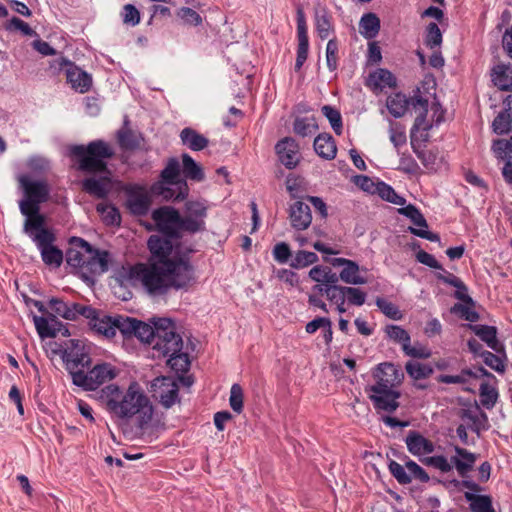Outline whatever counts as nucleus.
Segmentation results:
<instances>
[{
    "label": "nucleus",
    "mask_w": 512,
    "mask_h": 512,
    "mask_svg": "<svg viewBox=\"0 0 512 512\" xmlns=\"http://www.w3.org/2000/svg\"><path fill=\"white\" fill-rule=\"evenodd\" d=\"M177 238L166 235H152L148 247L160 260L150 266L137 264L130 267V280L139 282L151 295L165 294L168 289H187L195 282L194 270L183 258L173 255Z\"/></svg>",
    "instance_id": "1"
},
{
    "label": "nucleus",
    "mask_w": 512,
    "mask_h": 512,
    "mask_svg": "<svg viewBox=\"0 0 512 512\" xmlns=\"http://www.w3.org/2000/svg\"><path fill=\"white\" fill-rule=\"evenodd\" d=\"M65 256L67 264L77 269V273L89 286L95 284L96 276L109 269V252L93 248L80 237L70 238Z\"/></svg>",
    "instance_id": "2"
},
{
    "label": "nucleus",
    "mask_w": 512,
    "mask_h": 512,
    "mask_svg": "<svg viewBox=\"0 0 512 512\" xmlns=\"http://www.w3.org/2000/svg\"><path fill=\"white\" fill-rule=\"evenodd\" d=\"M375 383L367 391L377 411L393 413L399 407L398 387L404 379L402 370L392 363H381L373 371Z\"/></svg>",
    "instance_id": "3"
},
{
    "label": "nucleus",
    "mask_w": 512,
    "mask_h": 512,
    "mask_svg": "<svg viewBox=\"0 0 512 512\" xmlns=\"http://www.w3.org/2000/svg\"><path fill=\"white\" fill-rule=\"evenodd\" d=\"M18 182L24 194V198L19 201L20 212L25 216L23 230L39 228L46 223L40 205L49 200L50 186L46 180L32 179L28 175H20Z\"/></svg>",
    "instance_id": "4"
},
{
    "label": "nucleus",
    "mask_w": 512,
    "mask_h": 512,
    "mask_svg": "<svg viewBox=\"0 0 512 512\" xmlns=\"http://www.w3.org/2000/svg\"><path fill=\"white\" fill-rule=\"evenodd\" d=\"M156 425L153 421V406L149 398L139 390L136 383L130 384V441L150 443L154 439Z\"/></svg>",
    "instance_id": "5"
},
{
    "label": "nucleus",
    "mask_w": 512,
    "mask_h": 512,
    "mask_svg": "<svg viewBox=\"0 0 512 512\" xmlns=\"http://www.w3.org/2000/svg\"><path fill=\"white\" fill-rule=\"evenodd\" d=\"M70 152L77 161V168L89 174L107 173V160L115 154L114 149L103 140H94L87 145H75Z\"/></svg>",
    "instance_id": "6"
},
{
    "label": "nucleus",
    "mask_w": 512,
    "mask_h": 512,
    "mask_svg": "<svg viewBox=\"0 0 512 512\" xmlns=\"http://www.w3.org/2000/svg\"><path fill=\"white\" fill-rule=\"evenodd\" d=\"M36 244L41 253L42 261L50 267L58 268L63 262V252L53 243L56 240L54 233L46 227V223L36 229L23 230Z\"/></svg>",
    "instance_id": "7"
},
{
    "label": "nucleus",
    "mask_w": 512,
    "mask_h": 512,
    "mask_svg": "<svg viewBox=\"0 0 512 512\" xmlns=\"http://www.w3.org/2000/svg\"><path fill=\"white\" fill-rule=\"evenodd\" d=\"M156 339L153 349L159 356L168 357L175 355L183 349V339L176 332L174 322L169 318H158L155 320Z\"/></svg>",
    "instance_id": "8"
},
{
    "label": "nucleus",
    "mask_w": 512,
    "mask_h": 512,
    "mask_svg": "<svg viewBox=\"0 0 512 512\" xmlns=\"http://www.w3.org/2000/svg\"><path fill=\"white\" fill-rule=\"evenodd\" d=\"M118 370L110 363H98L87 371L80 369L73 373V384L86 391L96 390L105 382L116 378Z\"/></svg>",
    "instance_id": "9"
},
{
    "label": "nucleus",
    "mask_w": 512,
    "mask_h": 512,
    "mask_svg": "<svg viewBox=\"0 0 512 512\" xmlns=\"http://www.w3.org/2000/svg\"><path fill=\"white\" fill-rule=\"evenodd\" d=\"M90 327L106 338L114 337L117 331L122 334L124 340L128 336V318L125 319L120 315L110 316L100 311L95 320L91 322Z\"/></svg>",
    "instance_id": "10"
},
{
    "label": "nucleus",
    "mask_w": 512,
    "mask_h": 512,
    "mask_svg": "<svg viewBox=\"0 0 512 512\" xmlns=\"http://www.w3.org/2000/svg\"><path fill=\"white\" fill-rule=\"evenodd\" d=\"M152 218L156 223L158 230L169 237H178L179 231L182 228V217L179 212L169 206H164L156 209L152 213Z\"/></svg>",
    "instance_id": "11"
},
{
    "label": "nucleus",
    "mask_w": 512,
    "mask_h": 512,
    "mask_svg": "<svg viewBox=\"0 0 512 512\" xmlns=\"http://www.w3.org/2000/svg\"><path fill=\"white\" fill-rule=\"evenodd\" d=\"M83 346L79 340L71 339L66 344V347L61 350V359L66 365L71 378L73 379V373L78 372L79 366L83 369L91 367V358L88 354L83 351Z\"/></svg>",
    "instance_id": "12"
},
{
    "label": "nucleus",
    "mask_w": 512,
    "mask_h": 512,
    "mask_svg": "<svg viewBox=\"0 0 512 512\" xmlns=\"http://www.w3.org/2000/svg\"><path fill=\"white\" fill-rule=\"evenodd\" d=\"M207 206L203 201H187L185 203L184 217H182L183 230L195 233L205 228Z\"/></svg>",
    "instance_id": "13"
},
{
    "label": "nucleus",
    "mask_w": 512,
    "mask_h": 512,
    "mask_svg": "<svg viewBox=\"0 0 512 512\" xmlns=\"http://www.w3.org/2000/svg\"><path fill=\"white\" fill-rule=\"evenodd\" d=\"M101 398L106 402L108 410L122 420L128 416V393H124L116 385H108L101 390Z\"/></svg>",
    "instance_id": "14"
},
{
    "label": "nucleus",
    "mask_w": 512,
    "mask_h": 512,
    "mask_svg": "<svg viewBox=\"0 0 512 512\" xmlns=\"http://www.w3.org/2000/svg\"><path fill=\"white\" fill-rule=\"evenodd\" d=\"M59 69L65 70L66 79L71 84L72 88L80 93L87 92L92 85L91 75L83 71L68 59L61 57L56 60Z\"/></svg>",
    "instance_id": "15"
},
{
    "label": "nucleus",
    "mask_w": 512,
    "mask_h": 512,
    "mask_svg": "<svg viewBox=\"0 0 512 512\" xmlns=\"http://www.w3.org/2000/svg\"><path fill=\"white\" fill-rule=\"evenodd\" d=\"M152 387L155 396L165 408L172 407L178 401V385L171 377L156 378Z\"/></svg>",
    "instance_id": "16"
},
{
    "label": "nucleus",
    "mask_w": 512,
    "mask_h": 512,
    "mask_svg": "<svg viewBox=\"0 0 512 512\" xmlns=\"http://www.w3.org/2000/svg\"><path fill=\"white\" fill-rule=\"evenodd\" d=\"M33 321L36 330L42 339L53 338L58 334H61L64 337L70 335L68 328L64 326L63 323L60 322L53 314H49L48 317L34 315Z\"/></svg>",
    "instance_id": "17"
},
{
    "label": "nucleus",
    "mask_w": 512,
    "mask_h": 512,
    "mask_svg": "<svg viewBox=\"0 0 512 512\" xmlns=\"http://www.w3.org/2000/svg\"><path fill=\"white\" fill-rule=\"evenodd\" d=\"M126 265L127 262L121 264L112 263V274L108 282L114 295L124 301L128 300V268Z\"/></svg>",
    "instance_id": "18"
},
{
    "label": "nucleus",
    "mask_w": 512,
    "mask_h": 512,
    "mask_svg": "<svg viewBox=\"0 0 512 512\" xmlns=\"http://www.w3.org/2000/svg\"><path fill=\"white\" fill-rule=\"evenodd\" d=\"M280 162L287 168L293 169L300 161L299 145L295 139L285 137L275 146Z\"/></svg>",
    "instance_id": "19"
},
{
    "label": "nucleus",
    "mask_w": 512,
    "mask_h": 512,
    "mask_svg": "<svg viewBox=\"0 0 512 512\" xmlns=\"http://www.w3.org/2000/svg\"><path fill=\"white\" fill-rule=\"evenodd\" d=\"M151 192L153 194L162 196L165 200L180 201L187 197L188 186L185 181H180L177 184L157 182L152 185Z\"/></svg>",
    "instance_id": "20"
},
{
    "label": "nucleus",
    "mask_w": 512,
    "mask_h": 512,
    "mask_svg": "<svg viewBox=\"0 0 512 512\" xmlns=\"http://www.w3.org/2000/svg\"><path fill=\"white\" fill-rule=\"evenodd\" d=\"M289 220L294 229H307L312 222V214L309 205L302 201L293 203L289 208Z\"/></svg>",
    "instance_id": "21"
},
{
    "label": "nucleus",
    "mask_w": 512,
    "mask_h": 512,
    "mask_svg": "<svg viewBox=\"0 0 512 512\" xmlns=\"http://www.w3.org/2000/svg\"><path fill=\"white\" fill-rule=\"evenodd\" d=\"M81 187L87 194L95 198L103 199L110 191L111 182L107 176L99 178L88 177L81 182Z\"/></svg>",
    "instance_id": "22"
},
{
    "label": "nucleus",
    "mask_w": 512,
    "mask_h": 512,
    "mask_svg": "<svg viewBox=\"0 0 512 512\" xmlns=\"http://www.w3.org/2000/svg\"><path fill=\"white\" fill-rule=\"evenodd\" d=\"M467 327L472 330L482 341H484L489 348L498 354H504V346L497 339V328L488 325H472L468 324Z\"/></svg>",
    "instance_id": "23"
},
{
    "label": "nucleus",
    "mask_w": 512,
    "mask_h": 512,
    "mask_svg": "<svg viewBox=\"0 0 512 512\" xmlns=\"http://www.w3.org/2000/svg\"><path fill=\"white\" fill-rule=\"evenodd\" d=\"M151 205L150 196L142 188L130 185V214L144 215Z\"/></svg>",
    "instance_id": "24"
},
{
    "label": "nucleus",
    "mask_w": 512,
    "mask_h": 512,
    "mask_svg": "<svg viewBox=\"0 0 512 512\" xmlns=\"http://www.w3.org/2000/svg\"><path fill=\"white\" fill-rule=\"evenodd\" d=\"M406 445L410 453L416 456L430 454L434 451V444L416 431H411L406 437Z\"/></svg>",
    "instance_id": "25"
},
{
    "label": "nucleus",
    "mask_w": 512,
    "mask_h": 512,
    "mask_svg": "<svg viewBox=\"0 0 512 512\" xmlns=\"http://www.w3.org/2000/svg\"><path fill=\"white\" fill-rule=\"evenodd\" d=\"M367 86L373 90H382L386 87H396L395 76L387 69L379 68L369 74Z\"/></svg>",
    "instance_id": "26"
},
{
    "label": "nucleus",
    "mask_w": 512,
    "mask_h": 512,
    "mask_svg": "<svg viewBox=\"0 0 512 512\" xmlns=\"http://www.w3.org/2000/svg\"><path fill=\"white\" fill-rule=\"evenodd\" d=\"M314 150L322 158L332 160L337 153V147L330 134H319L314 140Z\"/></svg>",
    "instance_id": "27"
},
{
    "label": "nucleus",
    "mask_w": 512,
    "mask_h": 512,
    "mask_svg": "<svg viewBox=\"0 0 512 512\" xmlns=\"http://www.w3.org/2000/svg\"><path fill=\"white\" fill-rule=\"evenodd\" d=\"M492 81L501 90H512V65H496L492 70Z\"/></svg>",
    "instance_id": "28"
},
{
    "label": "nucleus",
    "mask_w": 512,
    "mask_h": 512,
    "mask_svg": "<svg viewBox=\"0 0 512 512\" xmlns=\"http://www.w3.org/2000/svg\"><path fill=\"white\" fill-rule=\"evenodd\" d=\"M455 452L456 455L451 457V462L455 465L458 473L465 476L473 468L476 456L460 447H455Z\"/></svg>",
    "instance_id": "29"
},
{
    "label": "nucleus",
    "mask_w": 512,
    "mask_h": 512,
    "mask_svg": "<svg viewBox=\"0 0 512 512\" xmlns=\"http://www.w3.org/2000/svg\"><path fill=\"white\" fill-rule=\"evenodd\" d=\"M182 143L193 151H200L206 148L209 140L192 128H184L180 133Z\"/></svg>",
    "instance_id": "30"
},
{
    "label": "nucleus",
    "mask_w": 512,
    "mask_h": 512,
    "mask_svg": "<svg viewBox=\"0 0 512 512\" xmlns=\"http://www.w3.org/2000/svg\"><path fill=\"white\" fill-rule=\"evenodd\" d=\"M133 334L137 337L141 342L150 343V340L156 339V327L155 321L153 322V326L138 321L134 318H130V335Z\"/></svg>",
    "instance_id": "31"
},
{
    "label": "nucleus",
    "mask_w": 512,
    "mask_h": 512,
    "mask_svg": "<svg viewBox=\"0 0 512 512\" xmlns=\"http://www.w3.org/2000/svg\"><path fill=\"white\" fill-rule=\"evenodd\" d=\"M182 171L186 178L201 182L205 179L202 167L189 155H182Z\"/></svg>",
    "instance_id": "32"
},
{
    "label": "nucleus",
    "mask_w": 512,
    "mask_h": 512,
    "mask_svg": "<svg viewBox=\"0 0 512 512\" xmlns=\"http://www.w3.org/2000/svg\"><path fill=\"white\" fill-rule=\"evenodd\" d=\"M339 279L349 285H362L368 282L367 279L360 274V267L354 261L348 263V266L341 270L338 275V280Z\"/></svg>",
    "instance_id": "33"
},
{
    "label": "nucleus",
    "mask_w": 512,
    "mask_h": 512,
    "mask_svg": "<svg viewBox=\"0 0 512 512\" xmlns=\"http://www.w3.org/2000/svg\"><path fill=\"white\" fill-rule=\"evenodd\" d=\"M409 101L402 93H396L389 96L386 100V107L391 115L400 118L405 115L408 109Z\"/></svg>",
    "instance_id": "34"
},
{
    "label": "nucleus",
    "mask_w": 512,
    "mask_h": 512,
    "mask_svg": "<svg viewBox=\"0 0 512 512\" xmlns=\"http://www.w3.org/2000/svg\"><path fill=\"white\" fill-rule=\"evenodd\" d=\"M360 33L367 39L374 38L380 30V19L374 13L362 16L359 23Z\"/></svg>",
    "instance_id": "35"
},
{
    "label": "nucleus",
    "mask_w": 512,
    "mask_h": 512,
    "mask_svg": "<svg viewBox=\"0 0 512 512\" xmlns=\"http://www.w3.org/2000/svg\"><path fill=\"white\" fill-rule=\"evenodd\" d=\"M465 498L470 503L472 512H495L492 506V499L488 495H476L466 492Z\"/></svg>",
    "instance_id": "36"
},
{
    "label": "nucleus",
    "mask_w": 512,
    "mask_h": 512,
    "mask_svg": "<svg viewBox=\"0 0 512 512\" xmlns=\"http://www.w3.org/2000/svg\"><path fill=\"white\" fill-rule=\"evenodd\" d=\"M309 277L318 283L327 285H334L338 280V275L330 268H323L321 266H315L309 271Z\"/></svg>",
    "instance_id": "37"
},
{
    "label": "nucleus",
    "mask_w": 512,
    "mask_h": 512,
    "mask_svg": "<svg viewBox=\"0 0 512 512\" xmlns=\"http://www.w3.org/2000/svg\"><path fill=\"white\" fill-rule=\"evenodd\" d=\"M495 156L504 161L505 164H512V137L508 140L497 139L492 144Z\"/></svg>",
    "instance_id": "38"
},
{
    "label": "nucleus",
    "mask_w": 512,
    "mask_h": 512,
    "mask_svg": "<svg viewBox=\"0 0 512 512\" xmlns=\"http://www.w3.org/2000/svg\"><path fill=\"white\" fill-rule=\"evenodd\" d=\"M293 128L297 135L306 137L314 134L318 130V124L313 116L296 118Z\"/></svg>",
    "instance_id": "39"
},
{
    "label": "nucleus",
    "mask_w": 512,
    "mask_h": 512,
    "mask_svg": "<svg viewBox=\"0 0 512 512\" xmlns=\"http://www.w3.org/2000/svg\"><path fill=\"white\" fill-rule=\"evenodd\" d=\"M97 212L101 215L103 222L106 225L114 226L119 225L121 216L117 208L112 205L99 203L96 206Z\"/></svg>",
    "instance_id": "40"
},
{
    "label": "nucleus",
    "mask_w": 512,
    "mask_h": 512,
    "mask_svg": "<svg viewBox=\"0 0 512 512\" xmlns=\"http://www.w3.org/2000/svg\"><path fill=\"white\" fill-rule=\"evenodd\" d=\"M180 175V164L176 158H170L167 161L165 168L161 171L160 182H165L167 184H177L178 177Z\"/></svg>",
    "instance_id": "41"
},
{
    "label": "nucleus",
    "mask_w": 512,
    "mask_h": 512,
    "mask_svg": "<svg viewBox=\"0 0 512 512\" xmlns=\"http://www.w3.org/2000/svg\"><path fill=\"white\" fill-rule=\"evenodd\" d=\"M405 368L408 375L415 380L427 378L433 373V369L429 365L418 361L407 362Z\"/></svg>",
    "instance_id": "42"
},
{
    "label": "nucleus",
    "mask_w": 512,
    "mask_h": 512,
    "mask_svg": "<svg viewBox=\"0 0 512 512\" xmlns=\"http://www.w3.org/2000/svg\"><path fill=\"white\" fill-rule=\"evenodd\" d=\"M316 29L321 39H326L332 30L330 16L325 9L317 10L315 14Z\"/></svg>",
    "instance_id": "43"
},
{
    "label": "nucleus",
    "mask_w": 512,
    "mask_h": 512,
    "mask_svg": "<svg viewBox=\"0 0 512 512\" xmlns=\"http://www.w3.org/2000/svg\"><path fill=\"white\" fill-rule=\"evenodd\" d=\"M167 365L175 372L185 373L189 370L190 360L187 353L182 350L175 355H169Z\"/></svg>",
    "instance_id": "44"
},
{
    "label": "nucleus",
    "mask_w": 512,
    "mask_h": 512,
    "mask_svg": "<svg viewBox=\"0 0 512 512\" xmlns=\"http://www.w3.org/2000/svg\"><path fill=\"white\" fill-rule=\"evenodd\" d=\"M399 214L406 216L411 222L420 228H428V223L420 210L412 204L398 209Z\"/></svg>",
    "instance_id": "45"
},
{
    "label": "nucleus",
    "mask_w": 512,
    "mask_h": 512,
    "mask_svg": "<svg viewBox=\"0 0 512 512\" xmlns=\"http://www.w3.org/2000/svg\"><path fill=\"white\" fill-rule=\"evenodd\" d=\"M375 194L379 195L383 200H386L390 203L396 205L405 204V199L399 196L391 186L385 184L384 182H378V187Z\"/></svg>",
    "instance_id": "46"
},
{
    "label": "nucleus",
    "mask_w": 512,
    "mask_h": 512,
    "mask_svg": "<svg viewBox=\"0 0 512 512\" xmlns=\"http://www.w3.org/2000/svg\"><path fill=\"white\" fill-rule=\"evenodd\" d=\"M389 138L395 148H400L406 144L407 138L405 127L398 122H390Z\"/></svg>",
    "instance_id": "47"
},
{
    "label": "nucleus",
    "mask_w": 512,
    "mask_h": 512,
    "mask_svg": "<svg viewBox=\"0 0 512 512\" xmlns=\"http://www.w3.org/2000/svg\"><path fill=\"white\" fill-rule=\"evenodd\" d=\"M318 261V256L314 252L298 251L291 261V267L300 269L314 264Z\"/></svg>",
    "instance_id": "48"
},
{
    "label": "nucleus",
    "mask_w": 512,
    "mask_h": 512,
    "mask_svg": "<svg viewBox=\"0 0 512 512\" xmlns=\"http://www.w3.org/2000/svg\"><path fill=\"white\" fill-rule=\"evenodd\" d=\"M321 110H322L323 115L329 120L334 132L337 135H341V133H342V118H341L340 112L337 109H335L329 105H324Z\"/></svg>",
    "instance_id": "49"
},
{
    "label": "nucleus",
    "mask_w": 512,
    "mask_h": 512,
    "mask_svg": "<svg viewBox=\"0 0 512 512\" xmlns=\"http://www.w3.org/2000/svg\"><path fill=\"white\" fill-rule=\"evenodd\" d=\"M50 308L59 316L67 320H74L72 305H68L59 298H51L49 300Z\"/></svg>",
    "instance_id": "50"
},
{
    "label": "nucleus",
    "mask_w": 512,
    "mask_h": 512,
    "mask_svg": "<svg viewBox=\"0 0 512 512\" xmlns=\"http://www.w3.org/2000/svg\"><path fill=\"white\" fill-rule=\"evenodd\" d=\"M346 287L341 285H327L325 295L329 301L335 304H345L346 302Z\"/></svg>",
    "instance_id": "51"
},
{
    "label": "nucleus",
    "mask_w": 512,
    "mask_h": 512,
    "mask_svg": "<svg viewBox=\"0 0 512 512\" xmlns=\"http://www.w3.org/2000/svg\"><path fill=\"white\" fill-rule=\"evenodd\" d=\"M474 306L470 304L456 303L451 308V313L458 314L461 318H464L470 322H476L479 319V314L473 309Z\"/></svg>",
    "instance_id": "52"
},
{
    "label": "nucleus",
    "mask_w": 512,
    "mask_h": 512,
    "mask_svg": "<svg viewBox=\"0 0 512 512\" xmlns=\"http://www.w3.org/2000/svg\"><path fill=\"white\" fill-rule=\"evenodd\" d=\"M72 309L74 313V320L78 318V316H83L84 318L89 320V326L91 322L95 320V318L99 315L100 310H97L89 305H82L79 303H73Z\"/></svg>",
    "instance_id": "53"
},
{
    "label": "nucleus",
    "mask_w": 512,
    "mask_h": 512,
    "mask_svg": "<svg viewBox=\"0 0 512 512\" xmlns=\"http://www.w3.org/2000/svg\"><path fill=\"white\" fill-rule=\"evenodd\" d=\"M498 398L497 391L488 384H482L480 387V402L487 409L494 407Z\"/></svg>",
    "instance_id": "54"
},
{
    "label": "nucleus",
    "mask_w": 512,
    "mask_h": 512,
    "mask_svg": "<svg viewBox=\"0 0 512 512\" xmlns=\"http://www.w3.org/2000/svg\"><path fill=\"white\" fill-rule=\"evenodd\" d=\"M243 398L244 395L242 387L239 384H233L230 390L229 404L234 412H242Z\"/></svg>",
    "instance_id": "55"
},
{
    "label": "nucleus",
    "mask_w": 512,
    "mask_h": 512,
    "mask_svg": "<svg viewBox=\"0 0 512 512\" xmlns=\"http://www.w3.org/2000/svg\"><path fill=\"white\" fill-rule=\"evenodd\" d=\"M4 28L10 32L19 30L26 36L36 35V32L26 22L18 17H12L5 23Z\"/></svg>",
    "instance_id": "56"
},
{
    "label": "nucleus",
    "mask_w": 512,
    "mask_h": 512,
    "mask_svg": "<svg viewBox=\"0 0 512 512\" xmlns=\"http://www.w3.org/2000/svg\"><path fill=\"white\" fill-rule=\"evenodd\" d=\"M376 305L387 317L393 320L401 319L402 314L393 303L379 297L376 299Z\"/></svg>",
    "instance_id": "57"
},
{
    "label": "nucleus",
    "mask_w": 512,
    "mask_h": 512,
    "mask_svg": "<svg viewBox=\"0 0 512 512\" xmlns=\"http://www.w3.org/2000/svg\"><path fill=\"white\" fill-rule=\"evenodd\" d=\"M346 300L348 304L362 306L367 298L366 292L356 287H346Z\"/></svg>",
    "instance_id": "58"
},
{
    "label": "nucleus",
    "mask_w": 512,
    "mask_h": 512,
    "mask_svg": "<svg viewBox=\"0 0 512 512\" xmlns=\"http://www.w3.org/2000/svg\"><path fill=\"white\" fill-rule=\"evenodd\" d=\"M492 128L496 134H506L512 130V119L507 118L506 114L499 113L492 123Z\"/></svg>",
    "instance_id": "59"
},
{
    "label": "nucleus",
    "mask_w": 512,
    "mask_h": 512,
    "mask_svg": "<svg viewBox=\"0 0 512 512\" xmlns=\"http://www.w3.org/2000/svg\"><path fill=\"white\" fill-rule=\"evenodd\" d=\"M386 333L390 339L395 342L401 343L402 347L410 342V336L406 330L396 325H389L386 327Z\"/></svg>",
    "instance_id": "60"
},
{
    "label": "nucleus",
    "mask_w": 512,
    "mask_h": 512,
    "mask_svg": "<svg viewBox=\"0 0 512 512\" xmlns=\"http://www.w3.org/2000/svg\"><path fill=\"white\" fill-rule=\"evenodd\" d=\"M481 356L485 364L488 365L493 370L500 373H503L505 371V364L500 356L493 354L492 352L489 351H483L481 353Z\"/></svg>",
    "instance_id": "61"
},
{
    "label": "nucleus",
    "mask_w": 512,
    "mask_h": 512,
    "mask_svg": "<svg viewBox=\"0 0 512 512\" xmlns=\"http://www.w3.org/2000/svg\"><path fill=\"white\" fill-rule=\"evenodd\" d=\"M442 43V33L436 23H430L427 27L426 44L430 48L439 46Z\"/></svg>",
    "instance_id": "62"
},
{
    "label": "nucleus",
    "mask_w": 512,
    "mask_h": 512,
    "mask_svg": "<svg viewBox=\"0 0 512 512\" xmlns=\"http://www.w3.org/2000/svg\"><path fill=\"white\" fill-rule=\"evenodd\" d=\"M423 463L425 465L432 466L444 473L452 470L451 463H449V461L444 456L441 455L426 457L423 460Z\"/></svg>",
    "instance_id": "63"
},
{
    "label": "nucleus",
    "mask_w": 512,
    "mask_h": 512,
    "mask_svg": "<svg viewBox=\"0 0 512 512\" xmlns=\"http://www.w3.org/2000/svg\"><path fill=\"white\" fill-rule=\"evenodd\" d=\"M391 474L397 479L400 484H409L412 481L409 472L407 473L405 467L396 461H391L389 464Z\"/></svg>",
    "instance_id": "64"
}]
</instances>
